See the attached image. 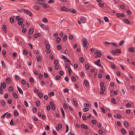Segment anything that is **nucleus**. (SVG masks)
Wrapping results in <instances>:
<instances>
[{"mask_svg":"<svg viewBox=\"0 0 135 135\" xmlns=\"http://www.w3.org/2000/svg\"><path fill=\"white\" fill-rule=\"evenodd\" d=\"M50 104L51 107L52 108V109L54 110L56 108V106L52 102H51L50 103Z\"/></svg>","mask_w":135,"mask_h":135,"instance_id":"obj_7","label":"nucleus"},{"mask_svg":"<svg viewBox=\"0 0 135 135\" xmlns=\"http://www.w3.org/2000/svg\"><path fill=\"white\" fill-rule=\"evenodd\" d=\"M23 22V19L22 18H20L18 21V24L19 25H21L22 24Z\"/></svg>","mask_w":135,"mask_h":135,"instance_id":"obj_10","label":"nucleus"},{"mask_svg":"<svg viewBox=\"0 0 135 135\" xmlns=\"http://www.w3.org/2000/svg\"><path fill=\"white\" fill-rule=\"evenodd\" d=\"M134 48L133 47H131L129 48L128 49V51L130 52H134L135 51L134 50Z\"/></svg>","mask_w":135,"mask_h":135,"instance_id":"obj_11","label":"nucleus"},{"mask_svg":"<svg viewBox=\"0 0 135 135\" xmlns=\"http://www.w3.org/2000/svg\"><path fill=\"white\" fill-rule=\"evenodd\" d=\"M123 21L126 23L129 24L130 23V21L127 19H124L123 20Z\"/></svg>","mask_w":135,"mask_h":135,"instance_id":"obj_22","label":"nucleus"},{"mask_svg":"<svg viewBox=\"0 0 135 135\" xmlns=\"http://www.w3.org/2000/svg\"><path fill=\"white\" fill-rule=\"evenodd\" d=\"M61 40V38H60V37H57L56 40V42L57 44H59Z\"/></svg>","mask_w":135,"mask_h":135,"instance_id":"obj_25","label":"nucleus"},{"mask_svg":"<svg viewBox=\"0 0 135 135\" xmlns=\"http://www.w3.org/2000/svg\"><path fill=\"white\" fill-rule=\"evenodd\" d=\"M61 112L62 113V114L63 117L64 118V116H65V113H64V112L62 108H61Z\"/></svg>","mask_w":135,"mask_h":135,"instance_id":"obj_38","label":"nucleus"},{"mask_svg":"<svg viewBox=\"0 0 135 135\" xmlns=\"http://www.w3.org/2000/svg\"><path fill=\"white\" fill-rule=\"evenodd\" d=\"M13 96L16 98H18L17 95V94L15 92L13 93L12 94Z\"/></svg>","mask_w":135,"mask_h":135,"instance_id":"obj_33","label":"nucleus"},{"mask_svg":"<svg viewBox=\"0 0 135 135\" xmlns=\"http://www.w3.org/2000/svg\"><path fill=\"white\" fill-rule=\"evenodd\" d=\"M59 74L60 75H62L64 74V72L63 71L61 70L60 71Z\"/></svg>","mask_w":135,"mask_h":135,"instance_id":"obj_64","label":"nucleus"},{"mask_svg":"<svg viewBox=\"0 0 135 135\" xmlns=\"http://www.w3.org/2000/svg\"><path fill=\"white\" fill-rule=\"evenodd\" d=\"M71 80L73 82H75L76 80L75 77L74 76L71 77Z\"/></svg>","mask_w":135,"mask_h":135,"instance_id":"obj_52","label":"nucleus"},{"mask_svg":"<svg viewBox=\"0 0 135 135\" xmlns=\"http://www.w3.org/2000/svg\"><path fill=\"white\" fill-rule=\"evenodd\" d=\"M90 68V66L88 64H86L85 66V68L86 70H89Z\"/></svg>","mask_w":135,"mask_h":135,"instance_id":"obj_31","label":"nucleus"},{"mask_svg":"<svg viewBox=\"0 0 135 135\" xmlns=\"http://www.w3.org/2000/svg\"><path fill=\"white\" fill-rule=\"evenodd\" d=\"M1 88H6V84L5 82H4L3 83L2 85H1Z\"/></svg>","mask_w":135,"mask_h":135,"instance_id":"obj_21","label":"nucleus"},{"mask_svg":"<svg viewBox=\"0 0 135 135\" xmlns=\"http://www.w3.org/2000/svg\"><path fill=\"white\" fill-rule=\"evenodd\" d=\"M121 132L123 134H125L126 133V131L123 128L121 129Z\"/></svg>","mask_w":135,"mask_h":135,"instance_id":"obj_17","label":"nucleus"},{"mask_svg":"<svg viewBox=\"0 0 135 135\" xmlns=\"http://www.w3.org/2000/svg\"><path fill=\"white\" fill-rule=\"evenodd\" d=\"M124 124L125 126L126 127H128L129 126L128 122L127 121H124Z\"/></svg>","mask_w":135,"mask_h":135,"instance_id":"obj_23","label":"nucleus"},{"mask_svg":"<svg viewBox=\"0 0 135 135\" xmlns=\"http://www.w3.org/2000/svg\"><path fill=\"white\" fill-rule=\"evenodd\" d=\"M17 89L19 92V93L21 94H23V92L22 90L19 87V86H17Z\"/></svg>","mask_w":135,"mask_h":135,"instance_id":"obj_14","label":"nucleus"},{"mask_svg":"<svg viewBox=\"0 0 135 135\" xmlns=\"http://www.w3.org/2000/svg\"><path fill=\"white\" fill-rule=\"evenodd\" d=\"M33 8L35 9H40V7L36 5H35L33 6Z\"/></svg>","mask_w":135,"mask_h":135,"instance_id":"obj_30","label":"nucleus"},{"mask_svg":"<svg viewBox=\"0 0 135 135\" xmlns=\"http://www.w3.org/2000/svg\"><path fill=\"white\" fill-rule=\"evenodd\" d=\"M67 9H68V8H67L65 7H64L61 8L60 9V10L61 11H68Z\"/></svg>","mask_w":135,"mask_h":135,"instance_id":"obj_32","label":"nucleus"},{"mask_svg":"<svg viewBox=\"0 0 135 135\" xmlns=\"http://www.w3.org/2000/svg\"><path fill=\"white\" fill-rule=\"evenodd\" d=\"M41 35V34H40V33H35L34 35V37L35 38H37V37H38V36H39V35Z\"/></svg>","mask_w":135,"mask_h":135,"instance_id":"obj_28","label":"nucleus"},{"mask_svg":"<svg viewBox=\"0 0 135 135\" xmlns=\"http://www.w3.org/2000/svg\"><path fill=\"white\" fill-rule=\"evenodd\" d=\"M21 83L23 85H25L26 83V81L24 79H22L21 80Z\"/></svg>","mask_w":135,"mask_h":135,"instance_id":"obj_60","label":"nucleus"},{"mask_svg":"<svg viewBox=\"0 0 135 135\" xmlns=\"http://www.w3.org/2000/svg\"><path fill=\"white\" fill-rule=\"evenodd\" d=\"M55 2L54 0H49L48 2V3H54Z\"/></svg>","mask_w":135,"mask_h":135,"instance_id":"obj_48","label":"nucleus"},{"mask_svg":"<svg viewBox=\"0 0 135 135\" xmlns=\"http://www.w3.org/2000/svg\"><path fill=\"white\" fill-rule=\"evenodd\" d=\"M50 45L49 44H47L46 45V48L47 49H50Z\"/></svg>","mask_w":135,"mask_h":135,"instance_id":"obj_35","label":"nucleus"},{"mask_svg":"<svg viewBox=\"0 0 135 135\" xmlns=\"http://www.w3.org/2000/svg\"><path fill=\"white\" fill-rule=\"evenodd\" d=\"M30 81L31 83H33L34 82V80L32 78H31L30 79Z\"/></svg>","mask_w":135,"mask_h":135,"instance_id":"obj_63","label":"nucleus"},{"mask_svg":"<svg viewBox=\"0 0 135 135\" xmlns=\"http://www.w3.org/2000/svg\"><path fill=\"white\" fill-rule=\"evenodd\" d=\"M117 117L118 118H120L122 117V115L120 114H117L116 115Z\"/></svg>","mask_w":135,"mask_h":135,"instance_id":"obj_56","label":"nucleus"},{"mask_svg":"<svg viewBox=\"0 0 135 135\" xmlns=\"http://www.w3.org/2000/svg\"><path fill=\"white\" fill-rule=\"evenodd\" d=\"M75 106L76 107L78 106V103L76 100L75 99H74L73 100Z\"/></svg>","mask_w":135,"mask_h":135,"instance_id":"obj_19","label":"nucleus"},{"mask_svg":"<svg viewBox=\"0 0 135 135\" xmlns=\"http://www.w3.org/2000/svg\"><path fill=\"white\" fill-rule=\"evenodd\" d=\"M94 63L99 67H101L102 68H103V67L100 64V59H98L97 61L94 62Z\"/></svg>","mask_w":135,"mask_h":135,"instance_id":"obj_3","label":"nucleus"},{"mask_svg":"<svg viewBox=\"0 0 135 135\" xmlns=\"http://www.w3.org/2000/svg\"><path fill=\"white\" fill-rule=\"evenodd\" d=\"M1 103L2 105L3 106H4L5 105V102L4 100H2L1 101Z\"/></svg>","mask_w":135,"mask_h":135,"instance_id":"obj_57","label":"nucleus"},{"mask_svg":"<svg viewBox=\"0 0 135 135\" xmlns=\"http://www.w3.org/2000/svg\"><path fill=\"white\" fill-rule=\"evenodd\" d=\"M69 38L70 40H72L73 38V35L71 34H70L69 36Z\"/></svg>","mask_w":135,"mask_h":135,"instance_id":"obj_40","label":"nucleus"},{"mask_svg":"<svg viewBox=\"0 0 135 135\" xmlns=\"http://www.w3.org/2000/svg\"><path fill=\"white\" fill-rule=\"evenodd\" d=\"M39 25L44 30H47L48 31L49 30V28L46 25L41 23H40Z\"/></svg>","mask_w":135,"mask_h":135,"instance_id":"obj_4","label":"nucleus"},{"mask_svg":"<svg viewBox=\"0 0 135 135\" xmlns=\"http://www.w3.org/2000/svg\"><path fill=\"white\" fill-rule=\"evenodd\" d=\"M37 60L38 62H40L41 60V57L40 55H38L36 57Z\"/></svg>","mask_w":135,"mask_h":135,"instance_id":"obj_13","label":"nucleus"},{"mask_svg":"<svg viewBox=\"0 0 135 135\" xmlns=\"http://www.w3.org/2000/svg\"><path fill=\"white\" fill-rule=\"evenodd\" d=\"M62 127V125L60 123L58 124V127H56V129L57 131H59L60 129H61Z\"/></svg>","mask_w":135,"mask_h":135,"instance_id":"obj_6","label":"nucleus"},{"mask_svg":"<svg viewBox=\"0 0 135 135\" xmlns=\"http://www.w3.org/2000/svg\"><path fill=\"white\" fill-rule=\"evenodd\" d=\"M111 68L113 69H115L116 68L115 65V64H113L111 65Z\"/></svg>","mask_w":135,"mask_h":135,"instance_id":"obj_55","label":"nucleus"},{"mask_svg":"<svg viewBox=\"0 0 135 135\" xmlns=\"http://www.w3.org/2000/svg\"><path fill=\"white\" fill-rule=\"evenodd\" d=\"M1 64L2 65V67L3 68H6V65L5 64L4 62L3 61H1Z\"/></svg>","mask_w":135,"mask_h":135,"instance_id":"obj_20","label":"nucleus"},{"mask_svg":"<svg viewBox=\"0 0 135 135\" xmlns=\"http://www.w3.org/2000/svg\"><path fill=\"white\" fill-rule=\"evenodd\" d=\"M84 84L86 86H89V82L87 80H85L84 81Z\"/></svg>","mask_w":135,"mask_h":135,"instance_id":"obj_29","label":"nucleus"},{"mask_svg":"<svg viewBox=\"0 0 135 135\" xmlns=\"http://www.w3.org/2000/svg\"><path fill=\"white\" fill-rule=\"evenodd\" d=\"M32 111L34 113H36L37 111V109L35 108H33Z\"/></svg>","mask_w":135,"mask_h":135,"instance_id":"obj_61","label":"nucleus"},{"mask_svg":"<svg viewBox=\"0 0 135 135\" xmlns=\"http://www.w3.org/2000/svg\"><path fill=\"white\" fill-rule=\"evenodd\" d=\"M21 11L22 12L27 15L30 17H32V13L31 11L29 10L26 9H22Z\"/></svg>","mask_w":135,"mask_h":135,"instance_id":"obj_1","label":"nucleus"},{"mask_svg":"<svg viewBox=\"0 0 135 135\" xmlns=\"http://www.w3.org/2000/svg\"><path fill=\"white\" fill-rule=\"evenodd\" d=\"M79 61L81 63H83L84 61V60L82 57H80L79 59Z\"/></svg>","mask_w":135,"mask_h":135,"instance_id":"obj_43","label":"nucleus"},{"mask_svg":"<svg viewBox=\"0 0 135 135\" xmlns=\"http://www.w3.org/2000/svg\"><path fill=\"white\" fill-rule=\"evenodd\" d=\"M82 42V45L84 47H86L87 44V40L85 38H82L81 41Z\"/></svg>","mask_w":135,"mask_h":135,"instance_id":"obj_2","label":"nucleus"},{"mask_svg":"<svg viewBox=\"0 0 135 135\" xmlns=\"http://www.w3.org/2000/svg\"><path fill=\"white\" fill-rule=\"evenodd\" d=\"M13 113L14 115L16 116L18 115L19 114L18 112L16 110H14Z\"/></svg>","mask_w":135,"mask_h":135,"instance_id":"obj_16","label":"nucleus"},{"mask_svg":"<svg viewBox=\"0 0 135 135\" xmlns=\"http://www.w3.org/2000/svg\"><path fill=\"white\" fill-rule=\"evenodd\" d=\"M23 53L25 55H26L27 54L28 52L27 51L26 49H24L23 51Z\"/></svg>","mask_w":135,"mask_h":135,"instance_id":"obj_44","label":"nucleus"},{"mask_svg":"<svg viewBox=\"0 0 135 135\" xmlns=\"http://www.w3.org/2000/svg\"><path fill=\"white\" fill-rule=\"evenodd\" d=\"M37 94L38 95L40 98H42V97L43 95V94L42 93H40L39 92H38L37 93Z\"/></svg>","mask_w":135,"mask_h":135,"instance_id":"obj_27","label":"nucleus"},{"mask_svg":"<svg viewBox=\"0 0 135 135\" xmlns=\"http://www.w3.org/2000/svg\"><path fill=\"white\" fill-rule=\"evenodd\" d=\"M37 3L38 4H43V2H45V1L44 0H39L37 1Z\"/></svg>","mask_w":135,"mask_h":135,"instance_id":"obj_12","label":"nucleus"},{"mask_svg":"<svg viewBox=\"0 0 135 135\" xmlns=\"http://www.w3.org/2000/svg\"><path fill=\"white\" fill-rule=\"evenodd\" d=\"M33 28H31L28 31V33L29 34H31L33 33Z\"/></svg>","mask_w":135,"mask_h":135,"instance_id":"obj_15","label":"nucleus"},{"mask_svg":"<svg viewBox=\"0 0 135 135\" xmlns=\"http://www.w3.org/2000/svg\"><path fill=\"white\" fill-rule=\"evenodd\" d=\"M8 103L9 104H11L12 103V100L11 99H9L7 100Z\"/></svg>","mask_w":135,"mask_h":135,"instance_id":"obj_62","label":"nucleus"},{"mask_svg":"<svg viewBox=\"0 0 135 135\" xmlns=\"http://www.w3.org/2000/svg\"><path fill=\"white\" fill-rule=\"evenodd\" d=\"M57 48L59 50H60L61 49L62 47L60 45H58L57 46Z\"/></svg>","mask_w":135,"mask_h":135,"instance_id":"obj_59","label":"nucleus"},{"mask_svg":"<svg viewBox=\"0 0 135 135\" xmlns=\"http://www.w3.org/2000/svg\"><path fill=\"white\" fill-rule=\"evenodd\" d=\"M44 75L45 77L46 78H48L49 76V75L48 74L46 73H44Z\"/></svg>","mask_w":135,"mask_h":135,"instance_id":"obj_58","label":"nucleus"},{"mask_svg":"<svg viewBox=\"0 0 135 135\" xmlns=\"http://www.w3.org/2000/svg\"><path fill=\"white\" fill-rule=\"evenodd\" d=\"M6 81L7 83H9L11 82L10 79L9 78H8L6 79Z\"/></svg>","mask_w":135,"mask_h":135,"instance_id":"obj_26","label":"nucleus"},{"mask_svg":"<svg viewBox=\"0 0 135 135\" xmlns=\"http://www.w3.org/2000/svg\"><path fill=\"white\" fill-rule=\"evenodd\" d=\"M67 20H69V19L68 18H67V19H65L64 20H62L61 21V26H62L61 23H64L66 21H68Z\"/></svg>","mask_w":135,"mask_h":135,"instance_id":"obj_45","label":"nucleus"},{"mask_svg":"<svg viewBox=\"0 0 135 135\" xmlns=\"http://www.w3.org/2000/svg\"><path fill=\"white\" fill-rule=\"evenodd\" d=\"M67 38V36L66 35H65L63 37V41H65Z\"/></svg>","mask_w":135,"mask_h":135,"instance_id":"obj_34","label":"nucleus"},{"mask_svg":"<svg viewBox=\"0 0 135 135\" xmlns=\"http://www.w3.org/2000/svg\"><path fill=\"white\" fill-rule=\"evenodd\" d=\"M104 19L105 21L106 22H108L109 21V19L107 17H104Z\"/></svg>","mask_w":135,"mask_h":135,"instance_id":"obj_51","label":"nucleus"},{"mask_svg":"<svg viewBox=\"0 0 135 135\" xmlns=\"http://www.w3.org/2000/svg\"><path fill=\"white\" fill-rule=\"evenodd\" d=\"M42 20L45 22H48L47 18L45 17Z\"/></svg>","mask_w":135,"mask_h":135,"instance_id":"obj_39","label":"nucleus"},{"mask_svg":"<svg viewBox=\"0 0 135 135\" xmlns=\"http://www.w3.org/2000/svg\"><path fill=\"white\" fill-rule=\"evenodd\" d=\"M81 127L82 128H84L85 130H87L89 128L87 125H85L84 124H82L81 125Z\"/></svg>","mask_w":135,"mask_h":135,"instance_id":"obj_8","label":"nucleus"},{"mask_svg":"<svg viewBox=\"0 0 135 135\" xmlns=\"http://www.w3.org/2000/svg\"><path fill=\"white\" fill-rule=\"evenodd\" d=\"M97 54V56L98 57H100L101 56V53L99 51H96L95 53V54Z\"/></svg>","mask_w":135,"mask_h":135,"instance_id":"obj_9","label":"nucleus"},{"mask_svg":"<svg viewBox=\"0 0 135 135\" xmlns=\"http://www.w3.org/2000/svg\"><path fill=\"white\" fill-rule=\"evenodd\" d=\"M124 40H122L120 42L119 44V45L120 46H122V45L124 43Z\"/></svg>","mask_w":135,"mask_h":135,"instance_id":"obj_37","label":"nucleus"},{"mask_svg":"<svg viewBox=\"0 0 135 135\" xmlns=\"http://www.w3.org/2000/svg\"><path fill=\"white\" fill-rule=\"evenodd\" d=\"M111 102L113 104H115L116 103V99L114 98H113L111 100Z\"/></svg>","mask_w":135,"mask_h":135,"instance_id":"obj_24","label":"nucleus"},{"mask_svg":"<svg viewBox=\"0 0 135 135\" xmlns=\"http://www.w3.org/2000/svg\"><path fill=\"white\" fill-rule=\"evenodd\" d=\"M65 67L66 68H69L70 66L69 64L66 63L65 64Z\"/></svg>","mask_w":135,"mask_h":135,"instance_id":"obj_49","label":"nucleus"},{"mask_svg":"<svg viewBox=\"0 0 135 135\" xmlns=\"http://www.w3.org/2000/svg\"><path fill=\"white\" fill-rule=\"evenodd\" d=\"M82 23H85L86 21V19L85 17H80V20Z\"/></svg>","mask_w":135,"mask_h":135,"instance_id":"obj_5","label":"nucleus"},{"mask_svg":"<svg viewBox=\"0 0 135 135\" xmlns=\"http://www.w3.org/2000/svg\"><path fill=\"white\" fill-rule=\"evenodd\" d=\"M61 76L60 75H57L56 76L55 79L57 80H60L61 79Z\"/></svg>","mask_w":135,"mask_h":135,"instance_id":"obj_18","label":"nucleus"},{"mask_svg":"<svg viewBox=\"0 0 135 135\" xmlns=\"http://www.w3.org/2000/svg\"><path fill=\"white\" fill-rule=\"evenodd\" d=\"M10 124L11 126H14L15 125V124L12 120V119L10 123Z\"/></svg>","mask_w":135,"mask_h":135,"instance_id":"obj_42","label":"nucleus"},{"mask_svg":"<svg viewBox=\"0 0 135 135\" xmlns=\"http://www.w3.org/2000/svg\"><path fill=\"white\" fill-rule=\"evenodd\" d=\"M97 122V121L95 120H93L91 121V123L93 124H96Z\"/></svg>","mask_w":135,"mask_h":135,"instance_id":"obj_54","label":"nucleus"},{"mask_svg":"<svg viewBox=\"0 0 135 135\" xmlns=\"http://www.w3.org/2000/svg\"><path fill=\"white\" fill-rule=\"evenodd\" d=\"M89 109L88 108H83V110L84 112H85L89 111Z\"/></svg>","mask_w":135,"mask_h":135,"instance_id":"obj_41","label":"nucleus"},{"mask_svg":"<svg viewBox=\"0 0 135 135\" xmlns=\"http://www.w3.org/2000/svg\"><path fill=\"white\" fill-rule=\"evenodd\" d=\"M40 102L39 101H37L36 102V104L37 107L39 106L40 105Z\"/></svg>","mask_w":135,"mask_h":135,"instance_id":"obj_46","label":"nucleus"},{"mask_svg":"<svg viewBox=\"0 0 135 135\" xmlns=\"http://www.w3.org/2000/svg\"><path fill=\"white\" fill-rule=\"evenodd\" d=\"M110 44L112 45L113 46H114L117 47H118V45H117L115 44V43L112 42L110 43Z\"/></svg>","mask_w":135,"mask_h":135,"instance_id":"obj_36","label":"nucleus"},{"mask_svg":"<svg viewBox=\"0 0 135 135\" xmlns=\"http://www.w3.org/2000/svg\"><path fill=\"white\" fill-rule=\"evenodd\" d=\"M100 89L103 91H104L105 90V88L104 86H100Z\"/></svg>","mask_w":135,"mask_h":135,"instance_id":"obj_53","label":"nucleus"},{"mask_svg":"<svg viewBox=\"0 0 135 135\" xmlns=\"http://www.w3.org/2000/svg\"><path fill=\"white\" fill-rule=\"evenodd\" d=\"M129 133L130 135H134V133L132 131H129Z\"/></svg>","mask_w":135,"mask_h":135,"instance_id":"obj_50","label":"nucleus"},{"mask_svg":"<svg viewBox=\"0 0 135 135\" xmlns=\"http://www.w3.org/2000/svg\"><path fill=\"white\" fill-rule=\"evenodd\" d=\"M131 105L129 103H127L126 105V107L127 108H129L131 107Z\"/></svg>","mask_w":135,"mask_h":135,"instance_id":"obj_47","label":"nucleus"}]
</instances>
